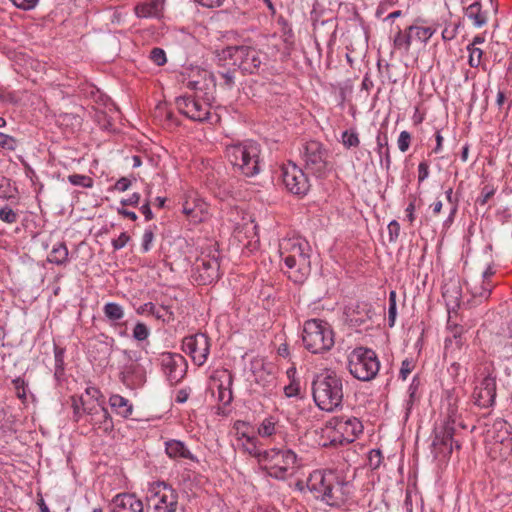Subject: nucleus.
I'll return each instance as SVG.
<instances>
[{"instance_id": "obj_42", "label": "nucleus", "mask_w": 512, "mask_h": 512, "mask_svg": "<svg viewBox=\"0 0 512 512\" xmlns=\"http://www.w3.org/2000/svg\"><path fill=\"white\" fill-rule=\"evenodd\" d=\"M132 335L137 341H145L150 335V330L146 324L137 322L133 328Z\"/></svg>"}, {"instance_id": "obj_30", "label": "nucleus", "mask_w": 512, "mask_h": 512, "mask_svg": "<svg viewBox=\"0 0 512 512\" xmlns=\"http://www.w3.org/2000/svg\"><path fill=\"white\" fill-rule=\"evenodd\" d=\"M68 248L64 242H58L55 244L48 255V262L61 266L67 263L68 261Z\"/></svg>"}, {"instance_id": "obj_4", "label": "nucleus", "mask_w": 512, "mask_h": 512, "mask_svg": "<svg viewBox=\"0 0 512 512\" xmlns=\"http://www.w3.org/2000/svg\"><path fill=\"white\" fill-rule=\"evenodd\" d=\"M226 157L235 170L246 177H253L260 172V144L246 140L226 147Z\"/></svg>"}, {"instance_id": "obj_17", "label": "nucleus", "mask_w": 512, "mask_h": 512, "mask_svg": "<svg viewBox=\"0 0 512 512\" xmlns=\"http://www.w3.org/2000/svg\"><path fill=\"white\" fill-rule=\"evenodd\" d=\"M178 111L193 121H205L209 118L210 107L190 96H180L175 100Z\"/></svg>"}, {"instance_id": "obj_18", "label": "nucleus", "mask_w": 512, "mask_h": 512, "mask_svg": "<svg viewBox=\"0 0 512 512\" xmlns=\"http://www.w3.org/2000/svg\"><path fill=\"white\" fill-rule=\"evenodd\" d=\"M114 338L101 333L88 342V353L95 361L106 360L112 353Z\"/></svg>"}, {"instance_id": "obj_53", "label": "nucleus", "mask_w": 512, "mask_h": 512, "mask_svg": "<svg viewBox=\"0 0 512 512\" xmlns=\"http://www.w3.org/2000/svg\"><path fill=\"white\" fill-rule=\"evenodd\" d=\"M400 234V224L396 220H392L388 224L389 241L394 243L397 241Z\"/></svg>"}, {"instance_id": "obj_43", "label": "nucleus", "mask_w": 512, "mask_h": 512, "mask_svg": "<svg viewBox=\"0 0 512 512\" xmlns=\"http://www.w3.org/2000/svg\"><path fill=\"white\" fill-rule=\"evenodd\" d=\"M467 50L469 51V59L468 63L471 67L477 68L480 63L483 56V50L477 47H467Z\"/></svg>"}, {"instance_id": "obj_27", "label": "nucleus", "mask_w": 512, "mask_h": 512, "mask_svg": "<svg viewBox=\"0 0 512 512\" xmlns=\"http://www.w3.org/2000/svg\"><path fill=\"white\" fill-rule=\"evenodd\" d=\"M109 404L112 410L123 418H128L133 412V405L119 394L112 395Z\"/></svg>"}, {"instance_id": "obj_12", "label": "nucleus", "mask_w": 512, "mask_h": 512, "mask_svg": "<svg viewBox=\"0 0 512 512\" xmlns=\"http://www.w3.org/2000/svg\"><path fill=\"white\" fill-rule=\"evenodd\" d=\"M195 280L201 285H209L220 277V253L217 250L202 254L197 259Z\"/></svg>"}, {"instance_id": "obj_5", "label": "nucleus", "mask_w": 512, "mask_h": 512, "mask_svg": "<svg viewBox=\"0 0 512 512\" xmlns=\"http://www.w3.org/2000/svg\"><path fill=\"white\" fill-rule=\"evenodd\" d=\"M302 341L304 347L313 354L330 351L335 344V334L331 325L322 319H308L303 324Z\"/></svg>"}, {"instance_id": "obj_26", "label": "nucleus", "mask_w": 512, "mask_h": 512, "mask_svg": "<svg viewBox=\"0 0 512 512\" xmlns=\"http://www.w3.org/2000/svg\"><path fill=\"white\" fill-rule=\"evenodd\" d=\"M465 16L470 19L474 26L481 28L487 24V12L482 10V5L479 1L470 4L465 9Z\"/></svg>"}, {"instance_id": "obj_21", "label": "nucleus", "mask_w": 512, "mask_h": 512, "mask_svg": "<svg viewBox=\"0 0 512 512\" xmlns=\"http://www.w3.org/2000/svg\"><path fill=\"white\" fill-rule=\"evenodd\" d=\"M112 512H143L144 506L135 494L121 493L111 503Z\"/></svg>"}, {"instance_id": "obj_23", "label": "nucleus", "mask_w": 512, "mask_h": 512, "mask_svg": "<svg viewBox=\"0 0 512 512\" xmlns=\"http://www.w3.org/2000/svg\"><path fill=\"white\" fill-rule=\"evenodd\" d=\"M442 296L448 310H455L460 306L462 289L458 280H450L443 286Z\"/></svg>"}, {"instance_id": "obj_3", "label": "nucleus", "mask_w": 512, "mask_h": 512, "mask_svg": "<svg viewBox=\"0 0 512 512\" xmlns=\"http://www.w3.org/2000/svg\"><path fill=\"white\" fill-rule=\"evenodd\" d=\"M343 396V379L336 372L327 370L313 379L312 397L320 410L333 412L342 405Z\"/></svg>"}, {"instance_id": "obj_29", "label": "nucleus", "mask_w": 512, "mask_h": 512, "mask_svg": "<svg viewBox=\"0 0 512 512\" xmlns=\"http://www.w3.org/2000/svg\"><path fill=\"white\" fill-rule=\"evenodd\" d=\"M377 142V153L381 158V164L385 167L386 170L390 169L391 166V156L390 150L388 146V136L386 132H379L376 137Z\"/></svg>"}, {"instance_id": "obj_2", "label": "nucleus", "mask_w": 512, "mask_h": 512, "mask_svg": "<svg viewBox=\"0 0 512 512\" xmlns=\"http://www.w3.org/2000/svg\"><path fill=\"white\" fill-rule=\"evenodd\" d=\"M347 485L348 482L335 470H316L308 480V488L330 506H337L345 501Z\"/></svg>"}, {"instance_id": "obj_47", "label": "nucleus", "mask_w": 512, "mask_h": 512, "mask_svg": "<svg viewBox=\"0 0 512 512\" xmlns=\"http://www.w3.org/2000/svg\"><path fill=\"white\" fill-rule=\"evenodd\" d=\"M383 460L382 452L379 449H372L368 454V465L371 469L380 467Z\"/></svg>"}, {"instance_id": "obj_38", "label": "nucleus", "mask_w": 512, "mask_h": 512, "mask_svg": "<svg viewBox=\"0 0 512 512\" xmlns=\"http://www.w3.org/2000/svg\"><path fill=\"white\" fill-rule=\"evenodd\" d=\"M341 141L344 147L350 149L352 147H358L360 139L355 130H345L341 135Z\"/></svg>"}, {"instance_id": "obj_62", "label": "nucleus", "mask_w": 512, "mask_h": 512, "mask_svg": "<svg viewBox=\"0 0 512 512\" xmlns=\"http://www.w3.org/2000/svg\"><path fill=\"white\" fill-rule=\"evenodd\" d=\"M140 201V194L135 192L130 197L121 200L122 206H137Z\"/></svg>"}, {"instance_id": "obj_39", "label": "nucleus", "mask_w": 512, "mask_h": 512, "mask_svg": "<svg viewBox=\"0 0 512 512\" xmlns=\"http://www.w3.org/2000/svg\"><path fill=\"white\" fill-rule=\"evenodd\" d=\"M19 213L13 210L9 205L0 207V221L6 224H14L18 221Z\"/></svg>"}, {"instance_id": "obj_8", "label": "nucleus", "mask_w": 512, "mask_h": 512, "mask_svg": "<svg viewBox=\"0 0 512 512\" xmlns=\"http://www.w3.org/2000/svg\"><path fill=\"white\" fill-rule=\"evenodd\" d=\"M326 429L333 445L352 443L363 430V425L356 417L336 416L326 423Z\"/></svg>"}, {"instance_id": "obj_6", "label": "nucleus", "mask_w": 512, "mask_h": 512, "mask_svg": "<svg viewBox=\"0 0 512 512\" xmlns=\"http://www.w3.org/2000/svg\"><path fill=\"white\" fill-rule=\"evenodd\" d=\"M350 374L360 381H371L380 369L376 352L366 347H356L348 356Z\"/></svg>"}, {"instance_id": "obj_63", "label": "nucleus", "mask_w": 512, "mask_h": 512, "mask_svg": "<svg viewBox=\"0 0 512 512\" xmlns=\"http://www.w3.org/2000/svg\"><path fill=\"white\" fill-rule=\"evenodd\" d=\"M123 355L127 359L126 363H138L139 353L135 350H123Z\"/></svg>"}, {"instance_id": "obj_14", "label": "nucleus", "mask_w": 512, "mask_h": 512, "mask_svg": "<svg viewBox=\"0 0 512 512\" xmlns=\"http://www.w3.org/2000/svg\"><path fill=\"white\" fill-rule=\"evenodd\" d=\"M282 181L286 189L297 196H305L310 189L307 175L294 163L283 166Z\"/></svg>"}, {"instance_id": "obj_52", "label": "nucleus", "mask_w": 512, "mask_h": 512, "mask_svg": "<svg viewBox=\"0 0 512 512\" xmlns=\"http://www.w3.org/2000/svg\"><path fill=\"white\" fill-rule=\"evenodd\" d=\"M300 393V384L294 378L284 387V394L288 397H297Z\"/></svg>"}, {"instance_id": "obj_7", "label": "nucleus", "mask_w": 512, "mask_h": 512, "mask_svg": "<svg viewBox=\"0 0 512 512\" xmlns=\"http://www.w3.org/2000/svg\"><path fill=\"white\" fill-rule=\"evenodd\" d=\"M264 460L261 469L272 478L284 480L288 477L289 471L297 466L296 453L287 448H272L265 450Z\"/></svg>"}, {"instance_id": "obj_41", "label": "nucleus", "mask_w": 512, "mask_h": 512, "mask_svg": "<svg viewBox=\"0 0 512 512\" xmlns=\"http://www.w3.org/2000/svg\"><path fill=\"white\" fill-rule=\"evenodd\" d=\"M210 189L215 194L216 197L220 198L221 200L226 199L231 195V187L227 185L217 184L213 183V180H210Z\"/></svg>"}, {"instance_id": "obj_60", "label": "nucleus", "mask_w": 512, "mask_h": 512, "mask_svg": "<svg viewBox=\"0 0 512 512\" xmlns=\"http://www.w3.org/2000/svg\"><path fill=\"white\" fill-rule=\"evenodd\" d=\"M429 176V165L426 161H422L418 165V182L421 183Z\"/></svg>"}, {"instance_id": "obj_11", "label": "nucleus", "mask_w": 512, "mask_h": 512, "mask_svg": "<svg viewBox=\"0 0 512 512\" xmlns=\"http://www.w3.org/2000/svg\"><path fill=\"white\" fill-rule=\"evenodd\" d=\"M153 494L148 498L151 512H178V493L165 482L155 483Z\"/></svg>"}, {"instance_id": "obj_10", "label": "nucleus", "mask_w": 512, "mask_h": 512, "mask_svg": "<svg viewBox=\"0 0 512 512\" xmlns=\"http://www.w3.org/2000/svg\"><path fill=\"white\" fill-rule=\"evenodd\" d=\"M223 59H230L233 66L244 73L253 74L258 71L262 63L261 52L251 46H230L221 52Z\"/></svg>"}, {"instance_id": "obj_55", "label": "nucleus", "mask_w": 512, "mask_h": 512, "mask_svg": "<svg viewBox=\"0 0 512 512\" xmlns=\"http://www.w3.org/2000/svg\"><path fill=\"white\" fill-rule=\"evenodd\" d=\"M413 368H414V363L412 360H409V359L403 360L401 363L400 371H399V378H401L402 380H405L408 377V375L411 373Z\"/></svg>"}, {"instance_id": "obj_56", "label": "nucleus", "mask_w": 512, "mask_h": 512, "mask_svg": "<svg viewBox=\"0 0 512 512\" xmlns=\"http://www.w3.org/2000/svg\"><path fill=\"white\" fill-rule=\"evenodd\" d=\"M62 123H70L72 126H81L82 119L80 116L73 113H65L60 116Z\"/></svg>"}, {"instance_id": "obj_59", "label": "nucleus", "mask_w": 512, "mask_h": 512, "mask_svg": "<svg viewBox=\"0 0 512 512\" xmlns=\"http://www.w3.org/2000/svg\"><path fill=\"white\" fill-rule=\"evenodd\" d=\"M234 72H235V69H233V70L227 69L226 71L219 72V75L221 76V78L224 81V84L227 87H232L234 85V79H235Z\"/></svg>"}, {"instance_id": "obj_44", "label": "nucleus", "mask_w": 512, "mask_h": 512, "mask_svg": "<svg viewBox=\"0 0 512 512\" xmlns=\"http://www.w3.org/2000/svg\"><path fill=\"white\" fill-rule=\"evenodd\" d=\"M12 384L14 386V389L16 391V396L22 401L25 402L27 399L26 395V387L27 383L25 380L21 377H17L12 380Z\"/></svg>"}, {"instance_id": "obj_46", "label": "nucleus", "mask_w": 512, "mask_h": 512, "mask_svg": "<svg viewBox=\"0 0 512 512\" xmlns=\"http://www.w3.org/2000/svg\"><path fill=\"white\" fill-rule=\"evenodd\" d=\"M258 433L262 437H269L275 433V423L271 418H266L263 420L258 428Z\"/></svg>"}, {"instance_id": "obj_51", "label": "nucleus", "mask_w": 512, "mask_h": 512, "mask_svg": "<svg viewBox=\"0 0 512 512\" xmlns=\"http://www.w3.org/2000/svg\"><path fill=\"white\" fill-rule=\"evenodd\" d=\"M411 143V134L408 131H402L398 137L397 144L401 152H406Z\"/></svg>"}, {"instance_id": "obj_28", "label": "nucleus", "mask_w": 512, "mask_h": 512, "mask_svg": "<svg viewBox=\"0 0 512 512\" xmlns=\"http://www.w3.org/2000/svg\"><path fill=\"white\" fill-rule=\"evenodd\" d=\"M95 418H92L94 425H98V428L101 429L105 433H110L114 424L112 421V417L110 416L108 409L104 406H96L95 407Z\"/></svg>"}, {"instance_id": "obj_22", "label": "nucleus", "mask_w": 512, "mask_h": 512, "mask_svg": "<svg viewBox=\"0 0 512 512\" xmlns=\"http://www.w3.org/2000/svg\"><path fill=\"white\" fill-rule=\"evenodd\" d=\"M374 311L372 305L367 302H358L347 312L349 322L352 326L360 327L372 319Z\"/></svg>"}, {"instance_id": "obj_58", "label": "nucleus", "mask_w": 512, "mask_h": 512, "mask_svg": "<svg viewBox=\"0 0 512 512\" xmlns=\"http://www.w3.org/2000/svg\"><path fill=\"white\" fill-rule=\"evenodd\" d=\"M132 185V181L126 177H121L114 185L113 189L118 192L127 191Z\"/></svg>"}, {"instance_id": "obj_64", "label": "nucleus", "mask_w": 512, "mask_h": 512, "mask_svg": "<svg viewBox=\"0 0 512 512\" xmlns=\"http://www.w3.org/2000/svg\"><path fill=\"white\" fill-rule=\"evenodd\" d=\"M453 344H455V346L460 349L464 344L462 336H457L454 338H446L445 350H448L450 348V346H452Z\"/></svg>"}, {"instance_id": "obj_1", "label": "nucleus", "mask_w": 512, "mask_h": 512, "mask_svg": "<svg viewBox=\"0 0 512 512\" xmlns=\"http://www.w3.org/2000/svg\"><path fill=\"white\" fill-rule=\"evenodd\" d=\"M279 252L287 277L296 284L304 283L311 272L312 248L308 241L302 238L283 239Z\"/></svg>"}, {"instance_id": "obj_13", "label": "nucleus", "mask_w": 512, "mask_h": 512, "mask_svg": "<svg viewBox=\"0 0 512 512\" xmlns=\"http://www.w3.org/2000/svg\"><path fill=\"white\" fill-rule=\"evenodd\" d=\"M161 370L171 385L180 383L187 373L186 359L179 353L164 352L159 357Z\"/></svg>"}, {"instance_id": "obj_40", "label": "nucleus", "mask_w": 512, "mask_h": 512, "mask_svg": "<svg viewBox=\"0 0 512 512\" xmlns=\"http://www.w3.org/2000/svg\"><path fill=\"white\" fill-rule=\"evenodd\" d=\"M68 181L74 186H81L84 188L93 187V179L82 174H71L68 176Z\"/></svg>"}, {"instance_id": "obj_33", "label": "nucleus", "mask_w": 512, "mask_h": 512, "mask_svg": "<svg viewBox=\"0 0 512 512\" xmlns=\"http://www.w3.org/2000/svg\"><path fill=\"white\" fill-rule=\"evenodd\" d=\"M409 35L412 36V42L418 41L422 43H427L432 35L435 33V30L430 27H421L417 25H411L407 28Z\"/></svg>"}, {"instance_id": "obj_20", "label": "nucleus", "mask_w": 512, "mask_h": 512, "mask_svg": "<svg viewBox=\"0 0 512 512\" xmlns=\"http://www.w3.org/2000/svg\"><path fill=\"white\" fill-rule=\"evenodd\" d=\"M119 379L127 387L141 386L146 381V371L139 363H125L121 367Z\"/></svg>"}, {"instance_id": "obj_19", "label": "nucleus", "mask_w": 512, "mask_h": 512, "mask_svg": "<svg viewBox=\"0 0 512 512\" xmlns=\"http://www.w3.org/2000/svg\"><path fill=\"white\" fill-rule=\"evenodd\" d=\"M475 403L482 407L488 408L492 406L496 398V376L488 374L482 380L480 387L475 391Z\"/></svg>"}, {"instance_id": "obj_32", "label": "nucleus", "mask_w": 512, "mask_h": 512, "mask_svg": "<svg viewBox=\"0 0 512 512\" xmlns=\"http://www.w3.org/2000/svg\"><path fill=\"white\" fill-rule=\"evenodd\" d=\"M242 438L244 439V441L242 442V447H243L244 451L247 452L249 455L257 458L258 462L260 464H262V462L264 460L263 456H264L265 450H261L257 446V438L250 437L245 434H242Z\"/></svg>"}, {"instance_id": "obj_54", "label": "nucleus", "mask_w": 512, "mask_h": 512, "mask_svg": "<svg viewBox=\"0 0 512 512\" xmlns=\"http://www.w3.org/2000/svg\"><path fill=\"white\" fill-rule=\"evenodd\" d=\"M130 236L126 232H122L118 238L113 239L111 244L114 250H120L130 241Z\"/></svg>"}, {"instance_id": "obj_45", "label": "nucleus", "mask_w": 512, "mask_h": 512, "mask_svg": "<svg viewBox=\"0 0 512 512\" xmlns=\"http://www.w3.org/2000/svg\"><path fill=\"white\" fill-rule=\"evenodd\" d=\"M396 292L390 291L389 293V308H388V321L389 326L392 327L395 323L396 315H397V307H396Z\"/></svg>"}, {"instance_id": "obj_9", "label": "nucleus", "mask_w": 512, "mask_h": 512, "mask_svg": "<svg viewBox=\"0 0 512 512\" xmlns=\"http://www.w3.org/2000/svg\"><path fill=\"white\" fill-rule=\"evenodd\" d=\"M305 169L316 176L323 178L329 172L328 151L319 141H308L301 150Z\"/></svg>"}, {"instance_id": "obj_15", "label": "nucleus", "mask_w": 512, "mask_h": 512, "mask_svg": "<svg viewBox=\"0 0 512 512\" xmlns=\"http://www.w3.org/2000/svg\"><path fill=\"white\" fill-rule=\"evenodd\" d=\"M182 351L191 357L194 364L202 366L210 351L208 336L204 333L186 336L182 341Z\"/></svg>"}, {"instance_id": "obj_16", "label": "nucleus", "mask_w": 512, "mask_h": 512, "mask_svg": "<svg viewBox=\"0 0 512 512\" xmlns=\"http://www.w3.org/2000/svg\"><path fill=\"white\" fill-rule=\"evenodd\" d=\"M456 432V418L453 411L448 413L443 426L435 429L432 446L440 454H451L453 451V436Z\"/></svg>"}, {"instance_id": "obj_34", "label": "nucleus", "mask_w": 512, "mask_h": 512, "mask_svg": "<svg viewBox=\"0 0 512 512\" xmlns=\"http://www.w3.org/2000/svg\"><path fill=\"white\" fill-rule=\"evenodd\" d=\"M224 372L227 373L228 376L227 386H224L223 384H220L218 386L217 398L219 402L226 406L229 405L233 399L231 390V385L233 383V374L228 370H225Z\"/></svg>"}, {"instance_id": "obj_31", "label": "nucleus", "mask_w": 512, "mask_h": 512, "mask_svg": "<svg viewBox=\"0 0 512 512\" xmlns=\"http://www.w3.org/2000/svg\"><path fill=\"white\" fill-rule=\"evenodd\" d=\"M136 313L138 315L149 314L154 316L156 319L167 323L174 320V313L170 309H166V314H169V317L166 318L165 315H160V310L156 309L155 304L152 302L144 303L136 308Z\"/></svg>"}, {"instance_id": "obj_24", "label": "nucleus", "mask_w": 512, "mask_h": 512, "mask_svg": "<svg viewBox=\"0 0 512 512\" xmlns=\"http://www.w3.org/2000/svg\"><path fill=\"white\" fill-rule=\"evenodd\" d=\"M165 451L170 458H184L192 461L196 460V457L189 451L182 441L169 440L165 443Z\"/></svg>"}, {"instance_id": "obj_61", "label": "nucleus", "mask_w": 512, "mask_h": 512, "mask_svg": "<svg viewBox=\"0 0 512 512\" xmlns=\"http://www.w3.org/2000/svg\"><path fill=\"white\" fill-rule=\"evenodd\" d=\"M195 2L199 3L205 8L214 9L221 7L225 0H195Z\"/></svg>"}, {"instance_id": "obj_48", "label": "nucleus", "mask_w": 512, "mask_h": 512, "mask_svg": "<svg viewBox=\"0 0 512 512\" xmlns=\"http://www.w3.org/2000/svg\"><path fill=\"white\" fill-rule=\"evenodd\" d=\"M0 147L14 151L17 148V140L13 136L0 132Z\"/></svg>"}, {"instance_id": "obj_49", "label": "nucleus", "mask_w": 512, "mask_h": 512, "mask_svg": "<svg viewBox=\"0 0 512 512\" xmlns=\"http://www.w3.org/2000/svg\"><path fill=\"white\" fill-rule=\"evenodd\" d=\"M154 241V232L152 229H146L142 236L141 249L143 253L150 251Z\"/></svg>"}, {"instance_id": "obj_35", "label": "nucleus", "mask_w": 512, "mask_h": 512, "mask_svg": "<svg viewBox=\"0 0 512 512\" xmlns=\"http://www.w3.org/2000/svg\"><path fill=\"white\" fill-rule=\"evenodd\" d=\"M105 317L113 323H117L124 317L123 307L116 302H108L103 307Z\"/></svg>"}, {"instance_id": "obj_50", "label": "nucleus", "mask_w": 512, "mask_h": 512, "mask_svg": "<svg viewBox=\"0 0 512 512\" xmlns=\"http://www.w3.org/2000/svg\"><path fill=\"white\" fill-rule=\"evenodd\" d=\"M150 59L158 66L164 65L167 61L165 51L158 47L151 50Z\"/></svg>"}, {"instance_id": "obj_25", "label": "nucleus", "mask_w": 512, "mask_h": 512, "mask_svg": "<svg viewBox=\"0 0 512 512\" xmlns=\"http://www.w3.org/2000/svg\"><path fill=\"white\" fill-rule=\"evenodd\" d=\"M251 371L255 376V381L262 384L263 387H269L274 382L273 374L265 368L262 360H253L251 362Z\"/></svg>"}, {"instance_id": "obj_57", "label": "nucleus", "mask_w": 512, "mask_h": 512, "mask_svg": "<svg viewBox=\"0 0 512 512\" xmlns=\"http://www.w3.org/2000/svg\"><path fill=\"white\" fill-rule=\"evenodd\" d=\"M11 1L17 8L25 10V11L35 8L37 3L39 2V0H11Z\"/></svg>"}, {"instance_id": "obj_36", "label": "nucleus", "mask_w": 512, "mask_h": 512, "mask_svg": "<svg viewBox=\"0 0 512 512\" xmlns=\"http://www.w3.org/2000/svg\"><path fill=\"white\" fill-rule=\"evenodd\" d=\"M493 284L491 281H481L480 284L470 286L469 290L473 298H478L481 301L487 300L492 292Z\"/></svg>"}, {"instance_id": "obj_37", "label": "nucleus", "mask_w": 512, "mask_h": 512, "mask_svg": "<svg viewBox=\"0 0 512 512\" xmlns=\"http://www.w3.org/2000/svg\"><path fill=\"white\" fill-rule=\"evenodd\" d=\"M412 44V36L409 35L408 30H406L405 33L401 31L400 28H398V31L394 37V47L396 49H403L404 51L408 52L410 49V46Z\"/></svg>"}]
</instances>
